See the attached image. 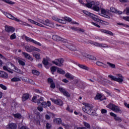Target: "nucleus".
Segmentation results:
<instances>
[{
	"label": "nucleus",
	"mask_w": 129,
	"mask_h": 129,
	"mask_svg": "<svg viewBox=\"0 0 129 129\" xmlns=\"http://www.w3.org/2000/svg\"><path fill=\"white\" fill-rule=\"evenodd\" d=\"M79 2L82 4L83 6L84 7H87V8H89V9L91 8L93 11H95L96 12H99V11H100L99 7L97 6L99 5L98 2L87 0V4H86L83 3L82 0H79Z\"/></svg>",
	"instance_id": "1"
},
{
	"label": "nucleus",
	"mask_w": 129,
	"mask_h": 129,
	"mask_svg": "<svg viewBox=\"0 0 129 129\" xmlns=\"http://www.w3.org/2000/svg\"><path fill=\"white\" fill-rule=\"evenodd\" d=\"M84 14H85V15H87V16H89V17H91V19L93 20L94 21H95L96 22H98V23H100V24H103L104 25H108V23L106 22L105 21H103V20H101L100 19V17L91 13L90 12L84 10L83 11Z\"/></svg>",
	"instance_id": "2"
},
{
	"label": "nucleus",
	"mask_w": 129,
	"mask_h": 129,
	"mask_svg": "<svg viewBox=\"0 0 129 129\" xmlns=\"http://www.w3.org/2000/svg\"><path fill=\"white\" fill-rule=\"evenodd\" d=\"M84 106L82 108V109L84 112L88 113L90 115H93V109L92 105L88 103H83Z\"/></svg>",
	"instance_id": "3"
},
{
	"label": "nucleus",
	"mask_w": 129,
	"mask_h": 129,
	"mask_svg": "<svg viewBox=\"0 0 129 129\" xmlns=\"http://www.w3.org/2000/svg\"><path fill=\"white\" fill-rule=\"evenodd\" d=\"M116 77H114L111 75L108 76V78L111 79V80H113L114 81H116L118 82L120 84H121L123 82V79L124 78L122 75L120 74L116 75Z\"/></svg>",
	"instance_id": "4"
},
{
	"label": "nucleus",
	"mask_w": 129,
	"mask_h": 129,
	"mask_svg": "<svg viewBox=\"0 0 129 129\" xmlns=\"http://www.w3.org/2000/svg\"><path fill=\"white\" fill-rule=\"evenodd\" d=\"M52 19H53L54 21H56L58 23H60V24H66L67 21L68 22H71V21H72V19L71 18L67 17H66L62 19H59L56 16H53Z\"/></svg>",
	"instance_id": "5"
},
{
	"label": "nucleus",
	"mask_w": 129,
	"mask_h": 129,
	"mask_svg": "<svg viewBox=\"0 0 129 129\" xmlns=\"http://www.w3.org/2000/svg\"><path fill=\"white\" fill-rule=\"evenodd\" d=\"M11 68L14 67V69L15 70H18V68H17L16 67H15L14 66V64H13V63H12V62L7 63L6 66H4L3 67V69L5 71H8V72H9V73H11L12 74H13V73H14V72L13 71V70L12 69H11Z\"/></svg>",
	"instance_id": "6"
},
{
	"label": "nucleus",
	"mask_w": 129,
	"mask_h": 129,
	"mask_svg": "<svg viewBox=\"0 0 129 129\" xmlns=\"http://www.w3.org/2000/svg\"><path fill=\"white\" fill-rule=\"evenodd\" d=\"M43 100L44 98H43V97H40V96L38 95H35L32 98L33 102L37 103L38 105H40L41 104V101H43Z\"/></svg>",
	"instance_id": "7"
},
{
	"label": "nucleus",
	"mask_w": 129,
	"mask_h": 129,
	"mask_svg": "<svg viewBox=\"0 0 129 129\" xmlns=\"http://www.w3.org/2000/svg\"><path fill=\"white\" fill-rule=\"evenodd\" d=\"M101 13L102 17H104V18L109 19V18H110V16L112 17V15H111L110 13H109V10H108L102 9H101Z\"/></svg>",
	"instance_id": "8"
},
{
	"label": "nucleus",
	"mask_w": 129,
	"mask_h": 129,
	"mask_svg": "<svg viewBox=\"0 0 129 129\" xmlns=\"http://www.w3.org/2000/svg\"><path fill=\"white\" fill-rule=\"evenodd\" d=\"M108 108L111 109L113 111L115 112H119L120 111V109H119V107L117 106H115V105H113L112 104H110L108 106H107Z\"/></svg>",
	"instance_id": "9"
},
{
	"label": "nucleus",
	"mask_w": 129,
	"mask_h": 129,
	"mask_svg": "<svg viewBox=\"0 0 129 129\" xmlns=\"http://www.w3.org/2000/svg\"><path fill=\"white\" fill-rule=\"evenodd\" d=\"M53 64H54L56 66L61 67L63 66V63H64V59L63 58L56 59L52 61Z\"/></svg>",
	"instance_id": "10"
},
{
	"label": "nucleus",
	"mask_w": 129,
	"mask_h": 129,
	"mask_svg": "<svg viewBox=\"0 0 129 129\" xmlns=\"http://www.w3.org/2000/svg\"><path fill=\"white\" fill-rule=\"evenodd\" d=\"M88 44H91L92 45L96 46V47H102V48H106V47H107V45L106 44L99 43L92 41L91 40H89L88 41Z\"/></svg>",
	"instance_id": "11"
},
{
	"label": "nucleus",
	"mask_w": 129,
	"mask_h": 129,
	"mask_svg": "<svg viewBox=\"0 0 129 129\" xmlns=\"http://www.w3.org/2000/svg\"><path fill=\"white\" fill-rule=\"evenodd\" d=\"M5 16H6L8 19H10L11 20H13L14 21H16V22H19L20 23H23L22 20H20L19 19H18V18H16L15 17H14L13 15L10 14V13H5Z\"/></svg>",
	"instance_id": "12"
},
{
	"label": "nucleus",
	"mask_w": 129,
	"mask_h": 129,
	"mask_svg": "<svg viewBox=\"0 0 129 129\" xmlns=\"http://www.w3.org/2000/svg\"><path fill=\"white\" fill-rule=\"evenodd\" d=\"M25 39L26 41H27V42H31V43H33V44H35V45H37L38 46H42V44H41V43H40L36 40H34V39H33L28 36H25Z\"/></svg>",
	"instance_id": "13"
},
{
	"label": "nucleus",
	"mask_w": 129,
	"mask_h": 129,
	"mask_svg": "<svg viewBox=\"0 0 129 129\" xmlns=\"http://www.w3.org/2000/svg\"><path fill=\"white\" fill-rule=\"evenodd\" d=\"M94 99L95 100H100L101 101L103 100V99H106V98L103 97V96L101 94L98 93L96 95Z\"/></svg>",
	"instance_id": "14"
},
{
	"label": "nucleus",
	"mask_w": 129,
	"mask_h": 129,
	"mask_svg": "<svg viewBox=\"0 0 129 129\" xmlns=\"http://www.w3.org/2000/svg\"><path fill=\"white\" fill-rule=\"evenodd\" d=\"M42 23L43 24V25H45V26H48L51 28H54V24L50 22L49 20H46L45 21H43Z\"/></svg>",
	"instance_id": "15"
},
{
	"label": "nucleus",
	"mask_w": 129,
	"mask_h": 129,
	"mask_svg": "<svg viewBox=\"0 0 129 129\" xmlns=\"http://www.w3.org/2000/svg\"><path fill=\"white\" fill-rule=\"evenodd\" d=\"M50 100H51L52 102H54L55 104H57V105H60V106L63 105V101L60 99H57L56 100H55V99L53 98H51Z\"/></svg>",
	"instance_id": "16"
},
{
	"label": "nucleus",
	"mask_w": 129,
	"mask_h": 129,
	"mask_svg": "<svg viewBox=\"0 0 129 129\" xmlns=\"http://www.w3.org/2000/svg\"><path fill=\"white\" fill-rule=\"evenodd\" d=\"M5 31L8 33H14V32H15V28L12 26H6Z\"/></svg>",
	"instance_id": "17"
},
{
	"label": "nucleus",
	"mask_w": 129,
	"mask_h": 129,
	"mask_svg": "<svg viewBox=\"0 0 129 129\" xmlns=\"http://www.w3.org/2000/svg\"><path fill=\"white\" fill-rule=\"evenodd\" d=\"M39 105H42L43 107H48L51 106V102L49 101H47V103L46 102H42V103L40 102V104Z\"/></svg>",
	"instance_id": "18"
},
{
	"label": "nucleus",
	"mask_w": 129,
	"mask_h": 129,
	"mask_svg": "<svg viewBox=\"0 0 129 129\" xmlns=\"http://www.w3.org/2000/svg\"><path fill=\"white\" fill-rule=\"evenodd\" d=\"M110 11L111 13H114L115 14H118V15H121V14H122V12L117 11V10L115 9L114 7H111L110 8Z\"/></svg>",
	"instance_id": "19"
},
{
	"label": "nucleus",
	"mask_w": 129,
	"mask_h": 129,
	"mask_svg": "<svg viewBox=\"0 0 129 129\" xmlns=\"http://www.w3.org/2000/svg\"><path fill=\"white\" fill-rule=\"evenodd\" d=\"M59 91H60V92L63 93V94L65 95V96H67L68 97H69V96H70V94L67 92L66 90H65V89H64L63 88H59Z\"/></svg>",
	"instance_id": "20"
},
{
	"label": "nucleus",
	"mask_w": 129,
	"mask_h": 129,
	"mask_svg": "<svg viewBox=\"0 0 129 129\" xmlns=\"http://www.w3.org/2000/svg\"><path fill=\"white\" fill-rule=\"evenodd\" d=\"M83 55L86 58H88L89 59H90V60H94V61L96 60V57H94V56L91 55L90 54H88L87 53H84Z\"/></svg>",
	"instance_id": "21"
},
{
	"label": "nucleus",
	"mask_w": 129,
	"mask_h": 129,
	"mask_svg": "<svg viewBox=\"0 0 129 129\" xmlns=\"http://www.w3.org/2000/svg\"><path fill=\"white\" fill-rule=\"evenodd\" d=\"M28 21L30 22V23H31V24H34V25H36V26H38L39 27H43V25L32 20V19H28Z\"/></svg>",
	"instance_id": "22"
},
{
	"label": "nucleus",
	"mask_w": 129,
	"mask_h": 129,
	"mask_svg": "<svg viewBox=\"0 0 129 129\" xmlns=\"http://www.w3.org/2000/svg\"><path fill=\"white\" fill-rule=\"evenodd\" d=\"M48 83L50 84V87L54 89L55 87H56V85L54 84V82H53V80L52 79H48Z\"/></svg>",
	"instance_id": "23"
},
{
	"label": "nucleus",
	"mask_w": 129,
	"mask_h": 129,
	"mask_svg": "<svg viewBox=\"0 0 129 129\" xmlns=\"http://www.w3.org/2000/svg\"><path fill=\"white\" fill-rule=\"evenodd\" d=\"M7 128L10 129H16L17 124L14 123H10L7 125Z\"/></svg>",
	"instance_id": "24"
},
{
	"label": "nucleus",
	"mask_w": 129,
	"mask_h": 129,
	"mask_svg": "<svg viewBox=\"0 0 129 129\" xmlns=\"http://www.w3.org/2000/svg\"><path fill=\"white\" fill-rule=\"evenodd\" d=\"M9 75L4 71H0V77H3V78H8Z\"/></svg>",
	"instance_id": "25"
},
{
	"label": "nucleus",
	"mask_w": 129,
	"mask_h": 129,
	"mask_svg": "<svg viewBox=\"0 0 129 129\" xmlns=\"http://www.w3.org/2000/svg\"><path fill=\"white\" fill-rule=\"evenodd\" d=\"M52 39L54 41H63V38H61L60 36L58 35H53Z\"/></svg>",
	"instance_id": "26"
},
{
	"label": "nucleus",
	"mask_w": 129,
	"mask_h": 129,
	"mask_svg": "<svg viewBox=\"0 0 129 129\" xmlns=\"http://www.w3.org/2000/svg\"><path fill=\"white\" fill-rule=\"evenodd\" d=\"M34 46H25V50L27 52H33V51Z\"/></svg>",
	"instance_id": "27"
},
{
	"label": "nucleus",
	"mask_w": 129,
	"mask_h": 129,
	"mask_svg": "<svg viewBox=\"0 0 129 129\" xmlns=\"http://www.w3.org/2000/svg\"><path fill=\"white\" fill-rule=\"evenodd\" d=\"M100 31L102 33H104L105 34H108V35H110L111 36H112V35H113V34L112 33V32H111V31H109L105 29H100Z\"/></svg>",
	"instance_id": "28"
},
{
	"label": "nucleus",
	"mask_w": 129,
	"mask_h": 129,
	"mask_svg": "<svg viewBox=\"0 0 129 129\" xmlns=\"http://www.w3.org/2000/svg\"><path fill=\"white\" fill-rule=\"evenodd\" d=\"M29 97H30V95L29 94H24L22 96V100L23 101H26L27 99H29Z\"/></svg>",
	"instance_id": "29"
},
{
	"label": "nucleus",
	"mask_w": 129,
	"mask_h": 129,
	"mask_svg": "<svg viewBox=\"0 0 129 129\" xmlns=\"http://www.w3.org/2000/svg\"><path fill=\"white\" fill-rule=\"evenodd\" d=\"M32 55L33 57H35L37 60H39L40 59V54L39 53H37L36 52H33Z\"/></svg>",
	"instance_id": "30"
},
{
	"label": "nucleus",
	"mask_w": 129,
	"mask_h": 129,
	"mask_svg": "<svg viewBox=\"0 0 129 129\" xmlns=\"http://www.w3.org/2000/svg\"><path fill=\"white\" fill-rule=\"evenodd\" d=\"M12 82H18L21 81V79L18 77H15L14 78L11 79Z\"/></svg>",
	"instance_id": "31"
},
{
	"label": "nucleus",
	"mask_w": 129,
	"mask_h": 129,
	"mask_svg": "<svg viewBox=\"0 0 129 129\" xmlns=\"http://www.w3.org/2000/svg\"><path fill=\"white\" fill-rule=\"evenodd\" d=\"M54 122L57 123V124H60L62 122V120L60 118H55L53 119Z\"/></svg>",
	"instance_id": "32"
},
{
	"label": "nucleus",
	"mask_w": 129,
	"mask_h": 129,
	"mask_svg": "<svg viewBox=\"0 0 129 129\" xmlns=\"http://www.w3.org/2000/svg\"><path fill=\"white\" fill-rule=\"evenodd\" d=\"M17 59L18 60V63H19L20 65H22V66H24L25 61H23V59L20 58V57H18Z\"/></svg>",
	"instance_id": "33"
},
{
	"label": "nucleus",
	"mask_w": 129,
	"mask_h": 129,
	"mask_svg": "<svg viewBox=\"0 0 129 129\" xmlns=\"http://www.w3.org/2000/svg\"><path fill=\"white\" fill-rule=\"evenodd\" d=\"M66 77H67V78H69L70 79H74V77L69 73L66 74Z\"/></svg>",
	"instance_id": "34"
},
{
	"label": "nucleus",
	"mask_w": 129,
	"mask_h": 129,
	"mask_svg": "<svg viewBox=\"0 0 129 129\" xmlns=\"http://www.w3.org/2000/svg\"><path fill=\"white\" fill-rule=\"evenodd\" d=\"M22 54L26 58V59H28L29 60L31 59V56H30V54H29L28 53L26 52H23Z\"/></svg>",
	"instance_id": "35"
},
{
	"label": "nucleus",
	"mask_w": 129,
	"mask_h": 129,
	"mask_svg": "<svg viewBox=\"0 0 129 129\" xmlns=\"http://www.w3.org/2000/svg\"><path fill=\"white\" fill-rule=\"evenodd\" d=\"M32 74H34V75H36L37 76L40 75V72H39V71H38L36 70H32Z\"/></svg>",
	"instance_id": "36"
},
{
	"label": "nucleus",
	"mask_w": 129,
	"mask_h": 129,
	"mask_svg": "<svg viewBox=\"0 0 129 129\" xmlns=\"http://www.w3.org/2000/svg\"><path fill=\"white\" fill-rule=\"evenodd\" d=\"M78 66L79 67H80V68H82V69H85V70H88V68H87V67H86L85 65L79 64Z\"/></svg>",
	"instance_id": "37"
},
{
	"label": "nucleus",
	"mask_w": 129,
	"mask_h": 129,
	"mask_svg": "<svg viewBox=\"0 0 129 129\" xmlns=\"http://www.w3.org/2000/svg\"><path fill=\"white\" fill-rule=\"evenodd\" d=\"M57 73H59V74H65V71L61 69L58 68L57 71Z\"/></svg>",
	"instance_id": "38"
},
{
	"label": "nucleus",
	"mask_w": 129,
	"mask_h": 129,
	"mask_svg": "<svg viewBox=\"0 0 129 129\" xmlns=\"http://www.w3.org/2000/svg\"><path fill=\"white\" fill-rule=\"evenodd\" d=\"M13 116L15 118H22V115L20 113L14 114Z\"/></svg>",
	"instance_id": "39"
},
{
	"label": "nucleus",
	"mask_w": 129,
	"mask_h": 129,
	"mask_svg": "<svg viewBox=\"0 0 129 129\" xmlns=\"http://www.w3.org/2000/svg\"><path fill=\"white\" fill-rule=\"evenodd\" d=\"M5 3H6V4H9V5H14L15 3L10 1V0H2Z\"/></svg>",
	"instance_id": "40"
},
{
	"label": "nucleus",
	"mask_w": 129,
	"mask_h": 129,
	"mask_svg": "<svg viewBox=\"0 0 129 129\" xmlns=\"http://www.w3.org/2000/svg\"><path fill=\"white\" fill-rule=\"evenodd\" d=\"M57 67H52L51 68H50V70L52 73V74H53V72H56V70H57Z\"/></svg>",
	"instance_id": "41"
},
{
	"label": "nucleus",
	"mask_w": 129,
	"mask_h": 129,
	"mask_svg": "<svg viewBox=\"0 0 129 129\" xmlns=\"http://www.w3.org/2000/svg\"><path fill=\"white\" fill-rule=\"evenodd\" d=\"M66 110H67L68 111H69V112H70L71 113H73V109H72V108H70V107H69V106H68V107L66 108Z\"/></svg>",
	"instance_id": "42"
},
{
	"label": "nucleus",
	"mask_w": 129,
	"mask_h": 129,
	"mask_svg": "<svg viewBox=\"0 0 129 129\" xmlns=\"http://www.w3.org/2000/svg\"><path fill=\"white\" fill-rule=\"evenodd\" d=\"M94 40H99V41H103V38L98 36H96L94 38Z\"/></svg>",
	"instance_id": "43"
},
{
	"label": "nucleus",
	"mask_w": 129,
	"mask_h": 129,
	"mask_svg": "<svg viewBox=\"0 0 129 129\" xmlns=\"http://www.w3.org/2000/svg\"><path fill=\"white\" fill-rule=\"evenodd\" d=\"M107 64L109 66V67H111V68H115V64L113 63H111L110 62H107Z\"/></svg>",
	"instance_id": "44"
},
{
	"label": "nucleus",
	"mask_w": 129,
	"mask_h": 129,
	"mask_svg": "<svg viewBox=\"0 0 129 129\" xmlns=\"http://www.w3.org/2000/svg\"><path fill=\"white\" fill-rule=\"evenodd\" d=\"M84 125L87 127V128H90V124L89 123L86 122H84Z\"/></svg>",
	"instance_id": "45"
},
{
	"label": "nucleus",
	"mask_w": 129,
	"mask_h": 129,
	"mask_svg": "<svg viewBox=\"0 0 129 129\" xmlns=\"http://www.w3.org/2000/svg\"><path fill=\"white\" fill-rule=\"evenodd\" d=\"M42 62L44 64V65H45V66H46V65H48V64H49V62H48V60H47V59H45V58L43 59Z\"/></svg>",
	"instance_id": "46"
},
{
	"label": "nucleus",
	"mask_w": 129,
	"mask_h": 129,
	"mask_svg": "<svg viewBox=\"0 0 129 129\" xmlns=\"http://www.w3.org/2000/svg\"><path fill=\"white\" fill-rule=\"evenodd\" d=\"M17 38V36H16V33H14L10 36L11 40H14Z\"/></svg>",
	"instance_id": "47"
},
{
	"label": "nucleus",
	"mask_w": 129,
	"mask_h": 129,
	"mask_svg": "<svg viewBox=\"0 0 129 129\" xmlns=\"http://www.w3.org/2000/svg\"><path fill=\"white\" fill-rule=\"evenodd\" d=\"M96 65L98 66H104V63L100 61H97L96 63Z\"/></svg>",
	"instance_id": "48"
},
{
	"label": "nucleus",
	"mask_w": 129,
	"mask_h": 129,
	"mask_svg": "<svg viewBox=\"0 0 129 129\" xmlns=\"http://www.w3.org/2000/svg\"><path fill=\"white\" fill-rule=\"evenodd\" d=\"M0 87L2 89H3V90H7V87L3 84H0Z\"/></svg>",
	"instance_id": "49"
},
{
	"label": "nucleus",
	"mask_w": 129,
	"mask_h": 129,
	"mask_svg": "<svg viewBox=\"0 0 129 129\" xmlns=\"http://www.w3.org/2000/svg\"><path fill=\"white\" fill-rule=\"evenodd\" d=\"M46 129H51V124L47 123L45 125Z\"/></svg>",
	"instance_id": "50"
},
{
	"label": "nucleus",
	"mask_w": 129,
	"mask_h": 129,
	"mask_svg": "<svg viewBox=\"0 0 129 129\" xmlns=\"http://www.w3.org/2000/svg\"><path fill=\"white\" fill-rule=\"evenodd\" d=\"M122 19L123 20H124V21H126V22H129V16L123 17Z\"/></svg>",
	"instance_id": "51"
},
{
	"label": "nucleus",
	"mask_w": 129,
	"mask_h": 129,
	"mask_svg": "<svg viewBox=\"0 0 129 129\" xmlns=\"http://www.w3.org/2000/svg\"><path fill=\"white\" fill-rule=\"evenodd\" d=\"M115 120H117V121H121V119L119 117H117V116H115V118H114Z\"/></svg>",
	"instance_id": "52"
},
{
	"label": "nucleus",
	"mask_w": 129,
	"mask_h": 129,
	"mask_svg": "<svg viewBox=\"0 0 129 129\" xmlns=\"http://www.w3.org/2000/svg\"><path fill=\"white\" fill-rule=\"evenodd\" d=\"M33 51H36V52H40L41 49L39 48H37L36 47H35L34 46H33Z\"/></svg>",
	"instance_id": "53"
},
{
	"label": "nucleus",
	"mask_w": 129,
	"mask_h": 129,
	"mask_svg": "<svg viewBox=\"0 0 129 129\" xmlns=\"http://www.w3.org/2000/svg\"><path fill=\"white\" fill-rule=\"evenodd\" d=\"M40 121H41V120H40V119H36L34 121V122H35V123H36V124L40 125Z\"/></svg>",
	"instance_id": "54"
},
{
	"label": "nucleus",
	"mask_w": 129,
	"mask_h": 129,
	"mask_svg": "<svg viewBox=\"0 0 129 129\" xmlns=\"http://www.w3.org/2000/svg\"><path fill=\"white\" fill-rule=\"evenodd\" d=\"M101 112L102 114H104V113H106V112H107V111L106 109H102L101 110Z\"/></svg>",
	"instance_id": "55"
},
{
	"label": "nucleus",
	"mask_w": 129,
	"mask_h": 129,
	"mask_svg": "<svg viewBox=\"0 0 129 129\" xmlns=\"http://www.w3.org/2000/svg\"><path fill=\"white\" fill-rule=\"evenodd\" d=\"M110 115H111V116H113L114 117V118H115V117L116 116V114H115L113 112L110 113Z\"/></svg>",
	"instance_id": "56"
},
{
	"label": "nucleus",
	"mask_w": 129,
	"mask_h": 129,
	"mask_svg": "<svg viewBox=\"0 0 129 129\" xmlns=\"http://www.w3.org/2000/svg\"><path fill=\"white\" fill-rule=\"evenodd\" d=\"M92 24L94 26H95V27H97V28H100V26L98 25V24H97L94 22H92Z\"/></svg>",
	"instance_id": "57"
},
{
	"label": "nucleus",
	"mask_w": 129,
	"mask_h": 129,
	"mask_svg": "<svg viewBox=\"0 0 129 129\" xmlns=\"http://www.w3.org/2000/svg\"><path fill=\"white\" fill-rule=\"evenodd\" d=\"M126 11V15H129V8H127L125 10H124V12Z\"/></svg>",
	"instance_id": "58"
},
{
	"label": "nucleus",
	"mask_w": 129,
	"mask_h": 129,
	"mask_svg": "<svg viewBox=\"0 0 129 129\" xmlns=\"http://www.w3.org/2000/svg\"><path fill=\"white\" fill-rule=\"evenodd\" d=\"M37 109L39 111H43V107H41V106H38L37 107Z\"/></svg>",
	"instance_id": "59"
},
{
	"label": "nucleus",
	"mask_w": 129,
	"mask_h": 129,
	"mask_svg": "<svg viewBox=\"0 0 129 129\" xmlns=\"http://www.w3.org/2000/svg\"><path fill=\"white\" fill-rule=\"evenodd\" d=\"M120 3H129V0H119Z\"/></svg>",
	"instance_id": "60"
},
{
	"label": "nucleus",
	"mask_w": 129,
	"mask_h": 129,
	"mask_svg": "<svg viewBox=\"0 0 129 129\" xmlns=\"http://www.w3.org/2000/svg\"><path fill=\"white\" fill-rule=\"evenodd\" d=\"M64 128L66 129H69V128H70V126L69 125V124H66V125L64 126Z\"/></svg>",
	"instance_id": "61"
},
{
	"label": "nucleus",
	"mask_w": 129,
	"mask_h": 129,
	"mask_svg": "<svg viewBox=\"0 0 129 129\" xmlns=\"http://www.w3.org/2000/svg\"><path fill=\"white\" fill-rule=\"evenodd\" d=\"M106 93H107V94H108V95H111V92L109 91H106Z\"/></svg>",
	"instance_id": "62"
},
{
	"label": "nucleus",
	"mask_w": 129,
	"mask_h": 129,
	"mask_svg": "<svg viewBox=\"0 0 129 129\" xmlns=\"http://www.w3.org/2000/svg\"><path fill=\"white\" fill-rule=\"evenodd\" d=\"M77 129H87L85 127H76Z\"/></svg>",
	"instance_id": "63"
},
{
	"label": "nucleus",
	"mask_w": 129,
	"mask_h": 129,
	"mask_svg": "<svg viewBox=\"0 0 129 129\" xmlns=\"http://www.w3.org/2000/svg\"><path fill=\"white\" fill-rule=\"evenodd\" d=\"M45 118H46V119H50V116L48 114H46L45 115Z\"/></svg>",
	"instance_id": "64"
}]
</instances>
